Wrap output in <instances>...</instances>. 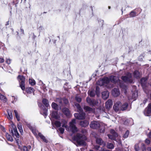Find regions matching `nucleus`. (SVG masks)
I'll return each instance as SVG.
<instances>
[{
	"mask_svg": "<svg viewBox=\"0 0 151 151\" xmlns=\"http://www.w3.org/2000/svg\"><path fill=\"white\" fill-rule=\"evenodd\" d=\"M84 108V110H86V111L88 112L89 113L94 112V111L93 109L88 106H85Z\"/></svg>",
	"mask_w": 151,
	"mask_h": 151,
	"instance_id": "obj_18",
	"label": "nucleus"
},
{
	"mask_svg": "<svg viewBox=\"0 0 151 151\" xmlns=\"http://www.w3.org/2000/svg\"><path fill=\"white\" fill-rule=\"evenodd\" d=\"M14 112L15 114V116L16 117V118L17 119V120L18 121H19V116L18 115V113L17 111L16 110H14Z\"/></svg>",
	"mask_w": 151,
	"mask_h": 151,
	"instance_id": "obj_42",
	"label": "nucleus"
},
{
	"mask_svg": "<svg viewBox=\"0 0 151 151\" xmlns=\"http://www.w3.org/2000/svg\"><path fill=\"white\" fill-rule=\"evenodd\" d=\"M93 106L96 105L98 103V102L97 101H96L94 100H93Z\"/></svg>",
	"mask_w": 151,
	"mask_h": 151,
	"instance_id": "obj_50",
	"label": "nucleus"
},
{
	"mask_svg": "<svg viewBox=\"0 0 151 151\" xmlns=\"http://www.w3.org/2000/svg\"><path fill=\"white\" fill-rule=\"evenodd\" d=\"M76 101L78 102H80L81 101V99L79 96H76Z\"/></svg>",
	"mask_w": 151,
	"mask_h": 151,
	"instance_id": "obj_46",
	"label": "nucleus"
},
{
	"mask_svg": "<svg viewBox=\"0 0 151 151\" xmlns=\"http://www.w3.org/2000/svg\"><path fill=\"white\" fill-rule=\"evenodd\" d=\"M58 100H59V102L61 104L62 103V101L61 99L60 98L57 99L56 101H57Z\"/></svg>",
	"mask_w": 151,
	"mask_h": 151,
	"instance_id": "obj_54",
	"label": "nucleus"
},
{
	"mask_svg": "<svg viewBox=\"0 0 151 151\" xmlns=\"http://www.w3.org/2000/svg\"><path fill=\"white\" fill-rule=\"evenodd\" d=\"M87 102L91 106H93V100H91L90 98L87 97L86 99Z\"/></svg>",
	"mask_w": 151,
	"mask_h": 151,
	"instance_id": "obj_30",
	"label": "nucleus"
},
{
	"mask_svg": "<svg viewBox=\"0 0 151 151\" xmlns=\"http://www.w3.org/2000/svg\"><path fill=\"white\" fill-rule=\"evenodd\" d=\"M147 150L148 151H151V147H148L147 148Z\"/></svg>",
	"mask_w": 151,
	"mask_h": 151,
	"instance_id": "obj_56",
	"label": "nucleus"
},
{
	"mask_svg": "<svg viewBox=\"0 0 151 151\" xmlns=\"http://www.w3.org/2000/svg\"><path fill=\"white\" fill-rule=\"evenodd\" d=\"M136 13L134 11H132L130 13V17H133L136 16Z\"/></svg>",
	"mask_w": 151,
	"mask_h": 151,
	"instance_id": "obj_44",
	"label": "nucleus"
},
{
	"mask_svg": "<svg viewBox=\"0 0 151 151\" xmlns=\"http://www.w3.org/2000/svg\"><path fill=\"white\" fill-rule=\"evenodd\" d=\"M147 99H146L144 101V103H145V102H147Z\"/></svg>",
	"mask_w": 151,
	"mask_h": 151,
	"instance_id": "obj_61",
	"label": "nucleus"
},
{
	"mask_svg": "<svg viewBox=\"0 0 151 151\" xmlns=\"http://www.w3.org/2000/svg\"><path fill=\"white\" fill-rule=\"evenodd\" d=\"M62 111L67 116H70V112L69 109L66 108H64L62 109Z\"/></svg>",
	"mask_w": 151,
	"mask_h": 151,
	"instance_id": "obj_14",
	"label": "nucleus"
},
{
	"mask_svg": "<svg viewBox=\"0 0 151 151\" xmlns=\"http://www.w3.org/2000/svg\"><path fill=\"white\" fill-rule=\"evenodd\" d=\"M19 148L20 149H21V150H22V148L21 147H20V146H19Z\"/></svg>",
	"mask_w": 151,
	"mask_h": 151,
	"instance_id": "obj_62",
	"label": "nucleus"
},
{
	"mask_svg": "<svg viewBox=\"0 0 151 151\" xmlns=\"http://www.w3.org/2000/svg\"><path fill=\"white\" fill-rule=\"evenodd\" d=\"M109 96V93L108 91H104L102 93V97L104 99H106Z\"/></svg>",
	"mask_w": 151,
	"mask_h": 151,
	"instance_id": "obj_19",
	"label": "nucleus"
},
{
	"mask_svg": "<svg viewBox=\"0 0 151 151\" xmlns=\"http://www.w3.org/2000/svg\"><path fill=\"white\" fill-rule=\"evenodd\" d=\"M147 80V78H142L141 80V85L143 88H144Z\"/></svg>",
	"mask_w": 151,
	"mask_h": 151,
	"instance_id": "obj_25",
	"label": "nucleus"
},
{
	"mask_svg": "<svg viewBox=\"0 0 151 151\" xmlns=\"http://www.w3.org/2000/svg\"><path fill=\"white\" fill-rule=\"evenodd\" d=\"M100 22H101L102 24H101V25H103V24H104V20H101L100 21Z\"/></svg>",
	"mask_w": 151,
	"mask_h": 151,
	"instance_id": "obj_57",
	"label": "nucleus"
},
{
	"mask_svg": "<svg viewBox=\"0 0 151 151\" xmlns=\"http://www.w3.org/2000/svg\"><path fill=\"white\" fill-rule=\"evenodd\" d=\"M129 120H131V121H132V119H130Z\"/></svg>",
	"mask_w": 151,
	"mask_h": 151,
	"instance_id": "obj_63",
	"label": "nucleus"
},
{
	"mask_svg": "<svg viewBox=\"0 0 151 151\" xmlns=\"http://www.w3.org/2000/svg\"><path fill=\"white\" fill-rule=\"evenodd\" d=\"M7 113L8 115V118L9 119H12L13 118V116L12 112L11 111L8 110Z\"/></svg>",
	"mask_w": 151,
	"mask_h": 151,
	"instance_id": "obj_38",
	"label": "nucleus"
},
{
	"mask_svg": "<svg viewBox=\"0 0 151 151\" xmlns=\"http://www.w3.org/2000/svg\"><path fill=\"white\" fill-rule=\"evenodd\" d=\"M113 104V102L112 100L109 99V100L106 103L105 106L106 108L107 109H109L111 108Z\"/></svg>",
	"mask_w": 151,
	"mask_h": 151,
	"instance_id": "obj_15",
	"label": "nucleus"
},
{
	"mask_svg": "<svg viewBox=\"0 0 151 151\" xmlns=\"http://www.w3.org/2000/svg\"><path fill=\"white\" fill-rule=\"evenodd\" d=\"M88 122L86 120L81 121L80 123V125L83 127H86L88 125Z\"/></svg>",
	"mask_w": 151,
	"mask_h": 151,
	"instance_id": "obj_21",
	"label": "nucleus"
},
{
	"mask_svg": "<svg viewBox=\"0 0 151 151\" xmlns=\"http://www.w3.org/2000/svg\"><path fill=\"white\" fill-rule=\"evenodd\" d=\"M19 83L20 87L22 90L25 89V78L22 76H19L17 77Z\"/></svg>",
	"mask_w": 151,
	"mask_h": 151,
	"instance_id": "obj_3",
	"label": "nucleus"
},
{
	"mask_svg": "<svg viewBox=\"0 0 151 151\" xmlns=\"http://www.w3.org/2000/svg\"><path fill=\"white\" fill-rule=\"evenodd\" d=\"M12 125V128L11 129V133H12L13 136L14 137H16V138H19V134L18 132L16 126L13 124Z\"/></svg>",
	"mask_w": 151,
	"mask_h": 151,
	"instance_id": "obj_9",
	"label": "nucleus"
},
{
	"mask_svg": "<svg viewBox=\"0 0 151 151\" xmlns=\"http://www.w3.org/2000/svg\"><path fill=\"white\" fill-rule=\"evenodd\" d=\"M148 136L149 137L151 138V132L149 133Z\"/></svg>",
	"mask_w": 151,
	"mask_h": 151,
	"instance_id": "obj_58",
	"label": "nucleus"
},
{
	"mask_svg": "<svg viewBox=\"0 0 151 151\" xmlns=\"http://www.w3.org/2000/svg\"><path fill=\"white\" fill-rule=\"evenodd\" d=\"M110 132L114 137H116L118 136L117 134L113 129L111 130Z\"/></svg>",
	"mask_w": 151,
	"mask_h": 151,
	"instance_id": "obj_40",
	"label": "nucleus"
},
{
	"mask_svg": "<svg viewBox=\"0 0 151 151\" xmlns=\"http://www.w3.org/2000/svg\"><path fill=\"white\" fill-rule=\"evenodd\" d=\"M0 99L4 102H6L7 100L6 97L2 95L0 96Z\"/></svg>",
	"mask_w": 151,
	"mask_h": 151,
	"instance_id": "obj_37",
	"label": "nucleus"
},
{
	"mask_svg": "<svg viewBox=\"0 0 151 151\" xmlns=\"http://www.w3.org/2000/svg\"><path fill=\"white\" fill-rule=\"evenodd\" d=\"M67 129V130H68V131H69V129H68L67 128V129Z\"/></svg>",
	"mask_w": 151,
	"mask_h": 151,
	"instance_id": "obj_64",
	"label": "nucleus"
},
{
	"mask_svg": "<svg viewBox=\"0 0 151 151\" xmlns=\"http://www.w3.org/2000/svg\"><path fill=\"white\" fill-rule=\"evenodd\" d=\"M128 106V104L127 103H125L121 106V110L122 111L126 110L127 109Z\"/></svg>",
	"mask_w": 151,
	"mask_h": 151,
	"instance_id": "obj_27",
	"label": "nucleus"
},
{
	"mask_svg": "<svg viewBox=\"0 0 151 151\" xmlns=\"http://www.w3.org/2000/svg\"><path fill=\"white\" fill-rule=\"evenodd\" d=\"M52 124L54 123L57 127H60L61 125L62 127H65L66 128H67V126L66 125L67 122L64 119L61 120L60 122L58 121H55L54 122H52Z\"/></svg>",
	"mask_w": 151,
	"mask_h": 151,
	"instance_id": "obj_4",
	"label": "nucleus"
},
{
	"mask_svg": "<svg viewBox=\"0 0 151 151\" xmlns=\"http://www.w3.org/2000/svg\"><path fill=\"white\" fill-rule=\"evenodd\" d=\"M59 130L61 134H63L64 132V129L63 128L60 127L59 129Z\"/></svg>",
	"mask_w": 151,
	"mask_h": 151,
	"instance_id": "obj_47",
	"label": "nucleus"
},
{
	"mask_svg": "<svg viewBox=\"0 0 151 151\" xmlns=\"http://www.w3.org/2000/svg\"><path fill=\"white\" fill-rule=\"evenodd\" d=\"M102 123H99L96 121H93L91 122L90 126L91 128L93 129H96L102 125Z\"/></svg>",
	"mask_w": 151,
	"mask_h": 151,
	"instance_id": "obj_7",
	"label": "nucleus"
},
{
	"mask_svg": "<svg viewBox=\"0 0 151 151\" xmlns=\"http://www.w3.org/2000/svg\"><path fill=\"white\" fill-rule=\"evenodd\" d=\"M114 145L110 143H108L107 144V147L109 149H112L114 148Z\"/></svg>",
	"mask_w": 151,
	"mask_h": 151,
	"instance_id": "obj_41",
	"label": "nucleus"
},
{
	"mask_svg": "<svg viewBox=\"0 0 151 151\" xmlns=\"http://www.w3.org/2000/svg\"><path fill=\"white\" fill-rule=\"evenodd\" d=\"M96 93L97 94V95H98V92H97V88H96Z\"/></svg>",
	"mask_w": 151,
	"mask_h": 151,
	"instance_id": "obj_60",
	"label": "nucleus"
},
{
	"mask_svg": "<svg viewBox=\"0 0 151 151\" xmlns=\"http://www.w3.org/2000/svg\"><path fill=\"white\" fill-rule=\"evenodd\" d=\"M17 127L20 132L22 134V133H23V130L21 124H18L17 125Z\"/></svg>",
	"mask_w": 151,
	"mask_h": 151,
	"instance_id": "obj_33",
	"label": "nucleus"
},
{
	"mask_svg": "<svg viewBox=\"0 0 151 151\" xmlns=\"http://www.w3.org/2000/svg\"><path fill=\"white\" fill-rule=\"evenodd\" d=\"M51 106L52 108L55 110H58V105L55 103H52V104Z\"/></svg>",
	"mask_w": 151,
	"mask_h": 151,
	"instance_id": "obj_31",
	"label": "nucleus"
},
{
	"mask_svg": "<svg viewBox=\"0 0 151 151\" xmlns=\"http://www.w3.org/2000/svg\"><path fill=\"white\" fill-rule=\"evenodd\" d=\"M94 148L96 150H99V151H111L110 150H105L103 148H101V149L99 150V145H96L94 147Z\"/></svg>",
	"mask_w": 151,
	"mask_h": 151,
	"instance_id": "obj_34",
	"label": "nucleus"
},
{
	"mask_svg": "<svg viewBox=\"0 0 151 151\" xmlns=\"http://www.w3.org/2000/svg\"><path fill=\"white\" fill-rule=\"evenodd\" d=\"M26 91L27 93H33L34 95V92L35 91L34 89L32 88L31 87H28L26 89Z\"/></svg>",
	"mask_w": 151,
	"mask_h": 151,
	"instance_id": "obj_22",
	"label": "nucleus"
},
{
	"mask_svg": "<svg viewBox=\"0 0 151 151\" xmlns=\"http://www.w3.org/2000/svg\"><path fill=\"white\" fill-rule=\"evenodd\" d=\"M29 83L32 86H34L35 85L36 83L35 81L34 80L31 79H29Z\"/></svg>",
	"mask_w": 151,
	"mask_h": 151,
	"instance_id": "obj_39",
	"label": "nucleus"
},
{
	"mask_svg": "<svg viewBox=\"0 0 151 151\" xmlns=\"http://www.w3.org/2000/svg\"><path fill=\"white\" fill-rule=\"evenodd\" d=\"M42 102L47 107L49 106V101L48 100L46 99H43L42 100Z\"/></svg>",
	"mask_w": 151,
	"mask_h": 151,
	"instance_id": "obj_28",
	"label": "nucleus"
},
{
	"mask_svg": "<svg viewBox=\"0 0 151 151\" xmlns=\"http://www.w3.org/2000/svg\"><path fill=\"white\" fill-rule=\"evenodd\" d=\"M88 93L89 95L91 97H93L95 95V92L94 91H89Z\"/></svg>",
	"mask_w": 151,
	"mask_h": 151,
	"instance_id": "obj_36",
	"label": "nucleus"
},
{
	"mask_svg": "<svg viewBox=\"0 0 151 151\" xmlns=\"http://www.w3.org/2000/svg\"><path fill=\"white\" fill-rule=\"evenodd\" d=\"M29 128L31 130L35 135L37 137V134H38L39 132L36 130L35 128L34 127L30 126L29 127Z\"/></svg>",
	"mask_w": 151,
	"mask_h": 151,
	"instance_id": "obj_16",
	"label": "nucleus"
},
{
	"mask_svg": "<svg viewBox=\"0 0 151 151\" xmlns=\"http://www.w3.org/2000/svg\"><path fill=\"white\" fill-rule=\"evenodd\" d=\"M145 142L148 145L150 144V141L149 139H146L145 140Z\"/></svg>",
	"mask_w": 151,
	"mask_h": 151,
	"instance_id": "obj_51",
	"label": "nucleus"
},
{
	"mask_svg": "<svg viewBox=\"0 0 151 151\" xmlns=\"http://www.w3.org/2000/svg\"><path fill=\"white\" fill-rule=\"evenodd\" d=\"M108 136L109 138L112 140H115L116 139V137H114V136L113 135H111L110 134H108Z\"/></svg>",
	"mask_w": 151,
	"mask_h": 151,
	"instance_id": "obj_45",
	"label": "nucleus"
},
{
	"mask_svg": "<svg viewBox=\"0 0 151 151\" xmlns=\"http://www.w3.org/2000/svg\"><path fill=\"white\" fill-rule=\"evenodd\" d=\"M112 94L114 97H117L120 94V91L119 89L115 88L112 91Z\"/></svg>",
	"mask_w": 151,
	"mask_h": 151,
	"instance_id": "obj_13",
	"label": "nucleus"
},
{
	"mask_svg": "<svg viewBox=\"0 0 151 151\" xmlns=\"http://www.w3.org/2000/svg\"><path fill=\"white\" fill-rule=\"evenodd\" d=\"M79 112V114L75 113L74 114L75 117L79 119H84L86 115L85 113L82 112Z\"/></svg>",
	"mask_w": 151,
	"mask_h": 151,
	"instance_id": "obj_10",
	"label": "nucleus"
},
{
	"mask_svg": "<svg viewBox=\"0 0 151 151\" xmlns=\"http://www.w3.org/2000/svg\"><path fill=\"white\" fill-rule=\"evenodd\" d=\"M134 77L136 78H139L141 76V75L139 72L137 71H135L134 72Z\"/></svg>",
	"mask_w": 151,
	"mask_h": 151,
	"instance_id": "obj_29",
	"label": "nucleus"
},
{
	"mask_svg": "<svg viewBox=\"0 0 151 151\" xmlns=\"http://www.w3.org/2000/svg\"><path fill=\"white\" fill-rule=\"evenodd\" d=\"M75 106H76L78 109V112H82V109H81L80 105L76 103L75 104Z\"/></svg>",
	"mask_w": 151,
	"mask_h": 151,
	"instance_id": "obj_32",
	"label": "nucleus"
},
{
	"mask_svg": "<svg viewBox=\"0 0 151 151\" xmlns=\"http://www.w3.org/2000/svg\"><path fill=\"white\" fill-rule=\"evenodd\" d=\"M31 147L30 145L28 146L27 147L24 146L22 148V150L23 151H28L31 149Z\"/></svg>",
	"mask_w": 151,
	"mask_h": 151,
	"instance_id": "obj_35",
	"label": "nucleus"
},
{
	"mask_svg": "<svg viewBox=\"0 0 151 151\" xmlns=\"http://www.w3.org/2000/svg\"><path fill=\"white\" fill-rule=\"evenodd\" d=\"M122 78L124 82L127 83H132L133 82L131 74L130 73H128L127 76H122Z\"/></svg>",
	"mask_w": 151,
	"mask_h": 151,
	"instance_id": "obj_8",
	"label": "nucleus"
},
{
	"mask_svg": "<svg viewBox=\"0 0 151 151\" xmlns=\"http://www.w3.org/2000/svg\"><path fill=\"white\" fill-rule=\"evenodd\" d=\"M86 139V136L84 135H81L79 134H77L76 135L73 137L76 146L83 145L85 143V141Z\"/></svg>",
	"mask_w": 151,
	"mask_h": 151,
	"instance_id": "obj_2",
	"label": "nucleus"
},
{
	"mask_svg": "<svg viewBox=\"0 0 151 151\" xmlns=\"http://www.w3.org/2000/svg\"><path fill=\"white\" fill-rule=\"evenodd\" d=\"M6 62L8 64H9L11 63V60L9 59H7Z\"/></svg>",
	"mask_w": 151,
	"mask_h": 151,
	"instance_id": "obj_52",
	"label": "nucleus"
},
{
	"mask_svg": "<svg viewBox=\"0 0 151 151\" xmlns=\"http://www.w3.org/2000/svg\"><path fill=\"white\" fill-rule=\"evenodd\" d=\"M141 145L142 151H145L146 148L144 144L142 142H139L138 143L136 144L134 146V149L136 151H139L140 149L139 146Z\"/></svg>",
	"mask_w": 151,
	"mask_h": 151,
	"instance_id": "obj_6",
	"label": "nucleus"
},
{
	"mask_svg": "<svg viewBox=\"0 0 151 151\" xmlns=\"http://www.w3.org/2000/svg\"><path fill=\"white\" fill-rule=\"evenodd\" d=\"M104 131V129H103L102 130H101L100 132H102L103 133Z\"/></svg>",
	"mask_w": 151,
	"mask_h": 151,
	"instance_id": "obj_59",
	"label": "nucleus"
},
{
	"mask_svg": "<svg viewBox=\"0 0 151 151\" xmlns=\"http://www.w3.org/2000/svg\"><path fill=\"white\" fill-rule=\"evenodd\" d=\"M129 132L128 130H127L125 133L124 134L123 137L125 138H127L129 135Z\"/></svg>",
	"mask_w": 151,
	"mask_h": 151,
	"instance_id": "obj_43",
	"label": "nucleus"
},
{
	"mask_svg": "<svg viewBox=\"0 0 151 151\" xmlns=\"http://www.w3.org/2000/svg\"><path fill=\"white\" fill-rule=\"evenodd\" d=\"M121 103L120 101H118L114 104L113 109L115 111H118L120 109H121Z\"/></svg>",
	"mask_w": 151,
	"mask_h": 151,
	"instance_id": "obj_11",
	"label": "nucleus"
},
{
	"mask_svg": "<svg viewBox=\"0 0 151 151\" xmlns=\"http://www.w3.org/2000/svg\"><path fill=\"white\" fill-rule=\"evenodd\" d=\"M63 101L64 102V103L65 104H67L68 103V100L65 99H63Z\"/></svg>",
	"mask_w": 151,
	"mask_h": 151,
	"instance_id": "obj_49",
	"label": "nucleus"
},
{
	"mask_svg": "<svg viewBox=\"0 0 151 151\" xmlns=\"http://www.w3.org/2000/svg\"><path fill=\"white\" fill-rule=\"evenodd\" d=\"M96 142L97 144H98L100 145H101L102 144L103 146H105V143H103V141L101 138H97L96 140Z\"/></svg>",
	"mask_w": 151,
	"mask_h": 151,
	"instance_id": "obj_24",
	"label": "nucleus"
},
{
	"mask_svg": "<svg viewBox=\"0 0 151 151\" xmlns=\"http://www.w3.org/2000/svg\"><path fill=\"white\" fill-rule=\"evenodd\" d=\"M4 61V60L3 58H0V63H3Z\"/></svg>",
	"mask_w": 151,
	"mask_h": 151,
	"instance_id": "obj_53",
	"label": "nucleus"
},
{
	"mask_svg": "<svg viewBox=\"0 0 151 151\" xmlns=\"http://www.w3.org/2000/svg\"><path fill=\"white\" fill-rule=\"evenodd\" d=\"M138 96L137 93V91L135 92V93L134 94V95H133L132 97L134 98H136Z\"/></svg>",
	"mask_w": 151,
	"mask_h": 151,
	"instance_id": "obj_48",
	"label": "nucleus"
},
{
	"mask_svg": "<svg viewBox=\"0 0 151 151\" xmlns=\"http://www.w3.org/2000/svg\"><path fill=\"white\" fill-rule=\"evenodd\" d=\"M120 82L119 78L116 76H110V79L107 77H105L99 81L97 82V84L100 86H107V85L111 82L114 83H116Z\"/></svg>",
	"mask_w": 151,
	"mask_h": 151,
	"instance_id": "obj_1",
	"label": "nucleus"
},
{
	"mask_svg": "<svg viewBox=\"0 0 151 151\" xmlns=\"http://www.w3.org/2000/svg\"><path fill=\"white\" fill-rule=\"evenodd\" d=\"M145 115L146 116H150L151 113V104H149L148 107L146 108L144 112Z\"/></svg>",
	"mask_w": 151,
	"mask_h": 151,
	"instance_id": "obj_12",
	"label": "nucleus"
},
{
	"mask_svg": "<svg viewBox=\"0 0 151 151\" xmlns=\"http://www.w3.org/2000/svg\"><path fill=\"white\" fill-rule=\"evenodd\" d=\"M47 109L43 108L41 109L40 113L44 116H46L47 115Z\"/></svg>",
	"mask_w": 151,
	"mask_h": 151,
	"instance_id": "obj_23",
	"label": "nucleus"
},
{
	"mask_svg": "<svg viewBox=\"0 0 151 151\" xmlns=\"http://www.w3.org/2000/svg\"><path fill=\"white\" fill-rule=\"evenodd\" d=\"M38 136L43 142L46 143L48 142V140L46 139L45 136L41 133H39Z\"/></svg>",
	"mask_w": 151,
	"mask_h": 151,
	"instance_id": "obj_20",
	"label": "nucleus"
},
{
	"mask_svg": "<svg viewBox=\"0 0 151 151\" xmlns=\"http://www.w3.org/2000/svg\"><path fill=\"white\" fill-rule=\"evenodd\" d=\"M51 116L52 118L56 119H58L60 117L57 111H53L51 114Z\"/></svg>",
	"mask_w": 151,
	"mask_h": 151,
	"instance_id": "obj_17",
	"label": "nucleus"
},
{
	"mask_svg": "<svg viewBox=\"0 0 151 151\" xmlns=\"http://www.w3.org/2000/svg\"><path fill=\"white\" fill-rule=\"evenodd\" d=\"M76 124V120L73 119L71 122H70V131L73 133H75L78 131L77 128L76 127L75 124Z\"/></svg>",
	"mask_w": 151,
	"mask_h": 151,
	"instance_id": "obj_5",
	"label": "nucleus"
},
{
	"mask_svg": "<svg viewBox=\"0 0 151 151\" xmlns=\"http://www.w3.org/2000/svg\"><path fill=\"white\" fill-rule=\"evenodd\" d=\"M21 32L22 34H24V31L23 29H21Z\"/></svg>",
	"mask_w": 151,
	"mask_h": 151,
	"instance_id": "obj_55",
	"label": "nucleus"
},
{
	"mask_svg": "<svg viewBox=\"0 0 151 151\" xmlns=\"http://www.w3.org/2000/svg\"><path fill=\"white\" fill-rule=\"evenodd\" d=\"M6 136L8 141L12 142L13 141V139L11 135L8 133H6Z\"/></svg>",
	"mask_w": 151,
	"mask_h": 151,
	"instance_id": "obj_26",
	"label": "nucleus"
}]
</instances>
